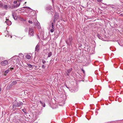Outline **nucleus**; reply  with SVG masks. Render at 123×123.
<instances>
[{"label": "nucleus", "instance_id": "c9c22d12", "mask_svg": "<svg viewBox=\"0 0 123 123\" xmlns=\"http://www.w3.org/2000/svg\"><path fill=\"white\" fill-rule=\"evenodd\" d=\"M26 2H25L24 4H26Z\"/></svg>", "mask_w": 123, "mask_h": 123}, {"label": "nucleus", "instance_id": "2f4dec72", "mask_svg": "<svg viewBox=\"0 0 123 123\" xmlns=\"http://www.w3.org/2000/svg\"><path fill=\"white\" fill-rule=\"evenodd\" d=\"M51 25L52 26H54V24H53V22H52L51 23Z\"/></svg>", "mask_w": 123, "mask_h": 123}, {"label": "nucleus", "instance_id": "72a5a7b5", "mask_svg": "<svg viewBox=\"0 0 123 123\" xmlns=\"http://www.w3.org/2000/svg\"><path fill=\"white\" fill-rule=\"evenodd\" d=\"M19 1H22L23 0H18Z\"/></svg>", "mask_w": 123, "mask_h": 123}, {"label": "nucleus", "instance_id": "0eeeda50", "mask_svg": "<svg viewBox=\"0 0 123 123\" xmlns=\"http://www.w3.org/2000/svg\"><path fill=\"white\" fill-rule=\"evenodd\" d=\"M72 70V68H71L67 70V73H66L67 75L68 76H69V74H68L70 73L71 72Z\"/></svg>", "mask_w": 123, "mask_h": 123}, {"label": "nucleus", "instance_id": "b1692460", "mask_svg": "<svg viewBox=\"0 0 123 123\" xmlns=\"http://www.w3.org/2000/svg\"><path fill=\"white\" fill-rule=\"evenodd\" d=\"M54 29L52 28L50 29V31L51 32H53L54 31Z\"/></svg>", "mask_w": 123, "mask_h": 123}, {"label": "nucleus", "instance_id": "6e6552de", "mask_svg": "<svg viewBox=\"0 0 123 123\" xmlns=\"http://www.w3.org/2000/svg\"><path fill=\"white\" fill-rule=\"evenodd\" d=\"M7 22V24L8 25H10L12 24V23L10 21H8L7 22Z\"/></svg>", "mask_w": 123, "mask_h": 123}, {"label": "nucleus", "instance_id": "dca6fc26", "mask_svg": "<svg viewBox=\"0 0 123 123\" xmlns=\"http://www.w3.org/2000/svg\"><path fill=\"white\" fill-rule=\"evenodd\" d=\"M27 65L30 68H32V65L30 64L27 63Z\"/></svg>", "mask_w": 123, "mask_h": 123}, {"label": "nucleus", "instance_id": "5701e85b", "mask_svg": "<svg viewBox=\"0 0 123 123\" xmlns=\"http://www.w3.org/2000/svg\"><path fill=\"white\" fill-rule=\"evenodd\" d=\"M13 84L14 85H15L17 83V82L16 81H13L12 82Z\"/></svg>", "mask_w": 123, "mask_h": 123}, {"label": "nucleus", "instance_id": "6ab92c4d", "mask_svg": "<svg viewBox=\"0 0 123 123\" xmlns=\"http://www.w3.org/2000/svg\"><path fill=\"white\" fill-rule=\"evenodd\" d=\"M97 36L100 39H101L102 38V37H101V36L99 34H98L97 35Z\"/></svg>", "mask_w": 123, "mask_h": 123}, {"label": "nucleus", "instance_id": "e433bc0d", "mask_svg": "<svg viewBox=\"0 0 123 123\" xmlns=\"http://www.w3.org/2000/svg\"><path fill=\"white\" fill-rule=\"evenodd\" d=\"M14 58V57H12V59H13V58Z\"/></svg>", "mask_w": 123, "mask_h": 123}, {"label": "nucleus", "instance_id": "7ed1b4c3", "mask_svg": "<svg viewBox=\"0 0 123 123\" xmlns=\"http://www.w3.org/2000/svg\"><path fill=\"white\" fill-rule=\"evenodd\" d=\"M8 63V62L6 60L2 61L1 62L0 64L2 66H5L7 65Z\"/></svg>", "mask_w": 123, "mask_h": 123}, {"label": "nucleus", "instance_id": "7c9ffc66", "mask_svg": "<svg viewBox=\"0 0 123 123\" xmlns=\"http://www.w3.org/2000/svg\"><path fill=\"white\" fill-rule=\"evenodd\" d=\"M54 0H52V4H53V7H54Z\"/></svg>", "mask_w": 123, "mask_h": 123}, {"label": "nucleus", "instance_id": "412c9836", "mask_svg": "<svg viewBox=\"0 0 123 123\" xmlns=\"http://www.w3.org/2000/svg\"><path fill=\"white\" fill-rule=\"evenodd\" d=\"M3 6V4L1 2H0V7H2Z\"/></svg>", "mask_w": 123, "mask_h": 123}, {"label": "nucleus", "instance_id": "ddd939ff", "mask_svg": "<svg viewBox=\"0 0 123 123\" xmlns=\"http://www.w3.org/2000/svg\"><path fill=\"white\" fill-rule=\"evenodd\" d=\"M3 7L5 9L7 10L8 8V7H7V5H4V6H3Z\"/></svg>", "mask_w": 123, "mask_h": 123}, {"label": "nucleus", "instance_id": "58836bf2", "mask_svg": "<svg viewBox=\"0 0 123 123\" xmlns=\"http://www.w3.org/2000/svg\"><path fill=\"white\" fill-rule=\"evenodd\" d=\"M5 36L6 37V36H6V35Z\"/></svg>", "mask_w": 123, "mask_h": 123}, {"label": "nucleus", "instance_id": "4c0bfd02", "mask_svg": "<svg viewBox=\"0 0 123 123\" xmlns=\"http://www.w3.org/2000/svg\"><path fill=\"white\" fill-rule=\"evenodd\" d=\"M40 102L41 103V102L40 101Z\"/></svg>", "mask_w": 123, "mask_h": 123}, {"label": "nucleus", "instance_id": "1a4fd4ad", "mask_svg": "<svg viewBox=\"0 0 123 123\" xmlns=\"http://www.w3.org/2000/svg\"><path fill=\"white\" fill-rule=\"evenodd\" d=\"M26 57L27 59H30L31 58V57L30 55L28 54L26 55Z\"/></svg>", "mask_w": 123, "mask_h": 123}, {"label": "nucleus", "instance_id": "a211bd4d", "mask_svg": "<svg viewBox=\"0 0 123 123\" xmlns=\"http://www.w3.org/2000/svg\"><path fill=\"white\" fill-rule=\"evenodd\" d=\"M22 111L25 113H27V112L26 110L25 109H23L22 110Z\"/></svg>", "mask_w": 123, "mask_h": 123}, {"label": "nucleus", "instance_id": "f3484780", "mask_svg": "<svg viewBox=\"0 0 123 123\" xmlns=\"http://www.w3.org/2000/svg\"><path fill=\"white\" fill-rule=\"evenodd\" d=\"M7 7H8V8H11L12 9L13 8H12V7L10 5H7Z\"/></svg>", "mask_w": 123, "mask_h": 123}, {"label": "nucleus", "instance_id": "423d86ee", "mask_svg": "<svg viewBox=\"0 0 123 123\" xmlns=\"http://www.w3.org/2000/svg\"><path fill=\"white\" fill-rule=\"evenodd\" d=\"M20 2H19V3H18V4H17L15 5H14V6H12V8H15L18 7L20 6Z\"/></svg>", "mask_w": 123, "mask_h": 123}, {"label": "nucleus", "instance_id": "aec40b11", "mask_svg": "<svg viewBox=\"0 0 123 123\" xmlns=\"http://www.w3.org/2000/svg\"><path fill=\"white\" fill-rule=\"evenodd\" d=\"M9 70H7L6 71H5L4 72V73L5 74H7L9 72Z\"/></svg>", "mask_w": 123, "mask_h": 123}, {"label": "nucleus", "instance_id": "f257e3e1", "mask_svg": "<svg viewBox=\"0 0 123 123\" xmlns=\"http://www.w3.org/2000/svg\"><path fill=\"white\" fill-rule=\"evenodd\" d=\"M23 103L21 102H18L17 101H14L12 104L13 109V110H15L16 108L21 106L23 104Z\"/></svg>", "mask_w": 123, "mask_h": 123}, {"label": "nucleus", "instance_id": "473e14b6", "mask_svg": "<svg viewBox=\"0 0 123 123\" xmlns=\"http://www.w3.org/2000/svg\"><path fill=\"white\" fill-rule=\"evenodd\" d=\"M52 28L54 29V26H52Z\"/></svg>", "mask_w": 123, "mask_h": 123}, {"label": "nucleus", "instance_id": "393cba45", "mask_svg": "<svg viewBox=\"0 0 123 123\" xmlns=\"http://www.w3.org/2000/svg\"><path fill=\"white\" fill-rule=\"evenodd\" d=\"M42 63L43 64H44L46 63V61L44 60H43Z\"/></svg>", "mask_w": 123, "mask_h": 123}, {"label": "nucleus", "instance_id": "39448f33", "mask_svg": "<svg viewBox=\"0 0 123 123\" xmlns=\"http://www.w3.org/2000/svg\"><path fill=\"white\" fill-rule=\"evenodd\" d=\"M39 45L38 44L36 46L35 48V51L37 52L39 51L40 50Z\"/></svg>", "mask_w": 123, "mask_h": 123}, {"label": "nucleus", "instance_id": "c85d7f7f", "mask_svg": "<svg viewBox=\"0 0 123 123\" xmlns=\"http://www.w3.org/2000/svg\"><path fill=\"white\" fill-rule=\"evenodd\" d=\"M17 3V1H15L13 2V3L14 4H16Z\"/></svg>", "mask_w": 123, "mask_h": 123}, {"label": "nucleus", "instance_id": "cd10ccee", "mask_svg": "<svg viewBox=\"0 0 123 123\" xmlns=\"http://www.w3.org/2000/svg\"><path fill=\"white\" fill-rule=\"evenodd\" d=\"M42 68H45V66L44 65H42Z\"/></svg>", "mask_w": 123, "mask_h": 123}, {"label": "nucleus", "instance_id": "9d476101", "mask_svg": "<svg viewBox=\"0 0 123 123\" xmlns=\"http://www.w3.org/2000/svg\"><path fill=\"white\" fill-rule=\"evenodd\" d=\"M36 26L37 28H40V27L39 23H37L36 24Z\"/></svg>", "mask_w": 123, "mask_h": 123}, {"label": "nucleus", "instance_id": "20e7f679", "mask_svg": "<svg viewBox=\"0 0 123 123\" xmlns=\"http://www.w3.org/2000/svg\"><path fill=\"white\" fill-rule=\"evenodd\" d=\"M12 16L13 17L15 20L17 19V17L16 16V13L15 12H12Z\"/></svg>", "mask_w": 123, "mask_h": 123}, {"label": "nucleus", "instance_id": "c756f323", "mask_svg": "<svg viewBox=\"0 0 123 123\" xmlns=\"http://www.w3.org/2000/svg\"><path fill=\"white\" fill-rule=\"evenodd\" d=\"M97 1L98 2H101L102 1V0H97Z\"/></svg>", "mask_w": 123, "mask_h": 123}, {"label": "nucleus", "instance_id": "4be33fe9", "mask_svg": "<svg viewBox=\"0 0 123 123\" xmlns=\"http://www.w3.org/2000/svg\"><path fill=\"white\" fill-rule=\"evenodd\" d=\"M20 20L22 21H25V19H24L23 18H20Z\"/></svg>", "mask_w": 123, "mask_h": 123}, {"label": "nucleus", "instance_id": "bb28decb", "mask_svg": "<svg viewBox=\"0 0 123 123\" xmlns=\"http://www.w3.org/2000/svg\"><path fill=\"white\" fill-rule=\"evenodd\" d=\"M28 22L29 23L32 24V21H31L29 20L28 21Z\"/></svg>", "mask_w": 123, "mask_h": 123}, {"label": "nucleus", "instance_id": "f8f14e48", "mask_svg": "<svg viewBox=\"0 0 123 123\" xmlns=\"http://www.w3.org/2000/svg\"><path fill=\"white\" fill-rule=\"evenodd\" d=\"M58 18V15H55V16L54 17V22L55 21V19H57Z\"/></svg>", "mask_w": 123, "mask_h": 123}, {"label": "nucleus", "instance_id": "4468645a", "mask_svg": "<svg viewBox=\"0 0 123 123\" xmlns=\"http://www.w3.org/2000/svg\"><path fill=\"white\" fill-rule=\"evenodd\" d=\"M49 11L48 12H49L51 14H52V12H53L54 11L53 9H51L50 10H49Z\"/></svg>", "mask_w": 123, "mask_h": 123}, {"label": "nucleus", "instance_id": "f03ea898", "mask_svg": "<svg viewBox=\"0 0 123 123\" xmlns=\"http://www.w3.org/2000/svg\"><path fill=\"white\" fill-rule=\"evenodd\" d=\"M34 32L33 29L30 28H29V34L30 36H34Z\"/></svg>", "mask_w": 123, "mask_h": 123}, {"label": "nucleus", "instance_id": "a878e982", "mask_svg": "<svg viewBox=\"0 0 123 123\" xmlns=\"http://www.w3.org/2000/svg\"><path fill=\"white\" fill-rule=\"evenodd\" d=\"M23 8H29V9H30V8L29 7H27V6L24 7H23Z\"/></svg>", "mask_w": 123, "mask_h": 123}, {"label": "nucleus", "instance_id": "9b49d317", "mask_svg": "<svg viewBox=\"0 0 123 123\" xmlns=\"http://www.w3.org/2000/svg\"><path fill=\"white\" fill-rule=\"evenodd\" d=\"M47 10H49L52 8V7L51 6H49L47 7Z\"/></svg>", "mask_w": 123, "mask_h": 123}, {"label": "nucleus", "instance_id": "2eb2a0df", "mask_svg": "<svg viewBox=\"0 0 123 123\" xmlns=\"http://www.w3.org/2000/svg\"><path fill=\"white\" fill-rule=\"evenodd\" d=\"M52 55V53L51 52H49L48 54V57H50Z\"/></svg>", "mask_w": 123, "mask_h": 123}, {"label": "nucleus", "instance_id": "f704fd0d", "mask_svg": "<svg viewBox=\"0 0 123 123\" xmlns=\"http://www.w3.org/2000/svg\"><path fill=\"white\" fill-rule=\"evenodd\" d=\"M82 71L83 72V73H84L85 72L83 70Z\"/></svg>", "mask_w": 123, "mask_h": 123}]
</instances>
